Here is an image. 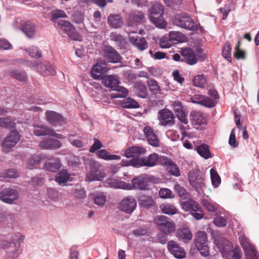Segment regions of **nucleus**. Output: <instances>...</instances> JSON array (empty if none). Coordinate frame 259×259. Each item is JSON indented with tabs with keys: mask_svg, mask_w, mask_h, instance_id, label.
<instances>
[{
	"mask_svg": "<svg viewBox=\"0 0 259 259\" xmlns=\"http://www.w3.org/2000/svg\"><path fill=\"white\" fill-rule=\"evenodd\" d=\"M24 239V236L17 234L14 235L13 241L4 240L2 242L1 246L5 250L8 259H15L21 253L20 245Z\"/></svg>",
	"mask_w": 259,
	"mask_h": 259,
	"instance_id": "f257e3e1",
	"label": "nucleus"
},
{
	"mask_svg": "<svg viewBox=\"0 0 259 259\" xmlns=\"http://www.w3.org/2000/svg\"><path fill=\"white\" fill-rule=\"evenodd\" d=\"M214 242L226 259H240L241 255L238 249L233 250L232 243L225 238L217 236Z\"/></svg>",
	"mask_w": 259,
	"mask_h": 259,
	"instance_id": "f03ea898",
	"label": "nucleus"
},
{
	"mask_svg": "<svg viewBox=\"0 0 259 259\" xmlns=\"http://www.w3.org/2000/svg\"><path fill=\"white\" fill-rule=\"evenodd\" d=\"M85 164L90 166V170L86 176V180L88 182L101 181L105 174L101 169V165L91 158H83Z\"/></svg>",
	"mask_w": 259,
	"mask_h": 259,
	"instance_id": "7ed1b4c3",
	"label": "nucleus"
},
{
	"mask_svg": "<svg viewBox=\"0 0 259 259\" xmlns=\"http://www.w3.org/2000/svg\"><path fill=\"white\" fill-rule=\"evenodd\" d=\"M164 8L158 3L153 4L149 10V19L159 28H164L166 27L167 23L163 18Z\"/></svg>",
	"mask_w": 259,
	"mask_h": 259,
	"instance_id": "20e7f679",
	"label": "nucleus"
},
{
	"mask_svg": "<svg viewBox=\"0 0 259 259\" xmlns=\"http://www.w3.org/2000/svg\"><path fill=\"white\" fill-rule=\"evenodd\" d=\"M181 205L183 210L189 211L191 214L197 220L203 218L204 213L199 204L189 197L181 201Z\"/></svg>",
	"mask_w": 259,
	"mask_h": 259,
	"instance_id": "39448f33",
	"label": "nucleus"
},
{
	"mask_svg": "<svg viewBox=\"0 0 259 259\" xmlns=\"http://www.w3.org/2000/svg\"><path fill=\"white\" fill-rule=\"evenodd\" d=\"M173 23L177 26L188 30L195 31L198 28L197 25L191 17L186 14L175 16L173 19Z\"/></svg>",
	"mask_w": 259,
	"mask_h": 259,
	"instance_id": "423d86ee",
	"label": "nucleus"
},
{
	"mask_svg": "<svg viewBox=\"0 0 259 259\" xmlns=\"http://www.w3.org/2000/svg\"><path fill=\"white\" fill-rule=\"evenodd\" d=\"M189 181L192 187L199 194L203 192L205 185L202 174L198 170H192L189 175Z\"/></svg>",
	"mask_w": 259,
	"mask_h": 259,
	"instance_id": "0eeeda50",
	"label": "nucleus"
},
{
	"mask_svg": "<svg viewBox=\"0 0 259 259\" xmlns=\"http://www.w3.org/2000/svg\"><path fill=\"white\" fill-rule=\"evenodd\" d=\"M154 222L158 229L166 235L171 233L175 230V224L165 216H157L154 219Z\"/></svg>",
	"mask_w": 259,
	"mask_h": 259,
	"instance_id": "6e6552de",
	"label": "nucleus"
},
{
	"mask_svg": "<svg viewBox=\"0 0 259 259\" xmlns=\"http://www.w3.org/2000/svg\"><path fill=\"white\" fill-rule=\"evenodd\" d=\"M196 247L200 253L204 256L209 254V249L207 245V234L204 231H199L195 235Z\"/></svg>",
	"mask_w": 259,
	"mask_h": 259,
	"instance_id": "1a4fd4ad",
	"label": "nucleus"
},
{
	"mask_svg": "<svg viewBox=\"0 0 259 259\" xmlns=\"http://www.w3.org/2000/svg\"><path fill=\"white\" fill-rule=\"evenodd\" d=\"M157 119L160 125L171 126L175 124V116L171 111L164 108L158 111Z\"/></svg>",
	"mask_w": 259,
	"mask_h": 259,
	"instance_id": "9d476101",
	"label": "nucleus"
},
{
	"mask_svg": "<svg viewBox=\"0 0 259 259\" xmlns=\"http://www.w3.org/2000/svg\"><path fill=\"white\" fill-rule=\"evenodd\" d=\"M137 207L136 199L131 196H128L123 199L118 204V207L121 210L127 213H130L134 211Z\"/></svg>",
	"mask_w": 259,
	"mask_h": 259,
	"instance_id": "9b49d317",
	"label": "nucleus"
},
{
	"mask_svg": "<svg viewBox=\"0 0 259 259\" xmlns=\"http://www.w3.org/2000/svg\"><path fill=\"white\" fill-rule=\"evenodd\" d=\"M20 139V135L16 131L12 132L4 140L2 147L5 152H9L17 143Z\"/></svg>",
	"mask_w": 259,
	"mask_h": 259,
	"instance_id": "f8f14e48",
	"label": "nucleus"
},
{
	"mask_svg": "<svg viewBox=\"0 0 259 259\" xmlns=\"http://www.w3.org/2000/svg\"><path fill=\"white\" fill-rule=\"evenodd\" d=\"M160 164L165 167L168 172L175 177L181 175L180 169L177 164L169 158L165 156H161Z\"/></svg>",
	"mask_w": 259,
	"mask_h": 259,
	"instance_id": "ddd939ff",
	"label": "nucleus"
},
{
	"mask_svg": "<svg viewBox=\"0 0 259 259\" xmlns=\"http://www.w3.org/2000/svg\"><path fill=\"white\" fill-rule=\"evenodd\" d=\"M102 55L109 63H116L121 60V57L117 52L110 46H105L102 50Z\"/></svg>",
	"mask_w": 259,
	"mask_h": 259,
	"instance_id": "4468645a",
	"label": "nucleus"
},
{
	"mask_svg": "<svg viewBox=\"0 0 259 259\" xmlns=\"http://www.w3.org/2000/svg\"><path fill=\"white\" fill-rule=\"evenodd\" d=\"M150 181L149 176L141 175L134 179L132 181V189L146 190L148 188V183Z\"/></svg>",
	"mask_w": 259,
	"mask_h": 259,
	"instance_id": "2eb2a0df",
	"label": "nucleus"
},
{
	"mask_svg": "<svg viewBox=\"0 0 259 259\" xmlns=\"http://www.w3.org/2000/svg\"><path fill=\"white\" fill-rule=\"evenodd\" d=\"M33 133L34 134L37 136L50 135L58 139H62L64 138V137L62 135L56 133L52 129L48 128L42 125H34Z\"/></svg>",
	"mask_w": 259,
	"mask_h": 259,
	"instance_id": "dca6fc26",
	"label": "nucleus"
},
{
	"mask_svg": "<svg viewBox=\"0 0 259 259\" xmlns=\"http://www.w3.org/2000/svg\"><path fill=\"white\" fill-rule=\"evenodd\" d=\"M18 197V194L17 191L12 188H6L0 193L1 200L7 203H12L14 201L17 199Z\"/></svg>",
	"mask_w": 259,
	"mask_h": 259,
	"instance_id": "f3484780",
	"label": "nucleus"
},
{
	"mask_svg": "<svg viewBox=\"0 0 259 259\" xmlns=\"http://www.w3.org/2000/svg\"><path fill=\"white\" fill-rule=\"evenodd\" d=\"M167 249L174 256L178 258H183L186 256V251L175 241H170L167 243Z\"/></svg>",
	"mask_w": 259,
	"mask_h": 259,
	"instance_id": "a211bd4d",
	"label": "nucleus"
},
{
	"mask_svg": "<svg viewBox=\"0 0 259 259\" xmlns=\"http://www.w3.org/2000/svg\"><path fill=\"white\" fill-rule=\"evenodd\" d=\"M135 34L136 33L134 32L129 33L128 37L130 42L140 51H142L145 50L148 47L145 38L137 35L134 36Z\"/></svg>",
	"mask_w": 259,
	"mask_h": 259,
	"instance_id": "6ab92c4d",
	"label": "nucleus"
},
{
	"mask_svg": "<svg viewBox=\"0 0 259 259\" xmlns=\"http://www.w3.org/2000/svg\"><path fill=\"white\" fill-rule=\"evenodd\" d=\"M144 135L150 145L153 147L160 146V141L152 127L146 126L143 130Z\"/></svg>",
	"mask_w": 259,
	"mask_h": 259,
	"instance_id": "aec40b11",
	"label": "nucleus"
},
{
	"mask_svg": "<svg viewBox=\"0 0 259 259\" xmlns=\"http://www.w3.org/2000/svg\"><path fill=\"white\" fill-rule=\"evenodd\" d=\"M107 70L108 68L106 67L105 62L99 61L93 66L91 73L94 79H99Z\"/></svg>",
	"mask_w": 259,
	"mask_h": 259,
	"instance_id": "412c9836",
	"label": "nucleus"
},
{
	"mask_svg": "<svg viewBox=\"0 0 259 259\" xmlns=\"http://www.w3.org/2000/svg\"><path fill=\"white\" fill-rule=\"evenodd\" d=\"M39 147L42 149H56L62 147V143L54 139H46L39 143Z\"/></svg>",
	"mask_w": 259,
	"mask_h": 259,
	"instance_id": "4be33fe9",
	"label": "nucleus"
},
{
	"mask_svg": "<svg viewBox=\"0 0 259 259\" xmlns=\"http://www.w3.org/2000/svg\"><path fill=\"white\" fill-rule=\"evenodd\" d=\"M145 20V16L142 12L133 11L130 14L128 24L129 26L136 25Z\"/></svg>",
	"mask_w": 259,
	"mask_h": 259,
	"instance_id": "5701e85b",
	"label": "nucleus"
},
{
	"mask_svg": "<svg viewBox=\"0 0 259 259\" xmlns=\"http://www.w3.org/2000/svg\"><path fill=\"white\" fill-rule=\"evenodd\" d=\"M20 29L29 38L31 39L34 37L36 33V26L30 22H26L23 24Z\"/></svg>",
	"mask_w": 259,
	"mask_h": 259,
	"instance_id": "b1692460",
	"label": "nucleus"
},
{
	"mask_svg": "<svg viewBox=\"0 0 259 259\" xmlns=\"http://www.w3.org/2000/svg\"><path fill=\"white\" fill-rule=\"evenodd\" d=\"M60 167V159L54 157L47 159L45 163V168L50 171H57Z\"/></svg>",
	"mask_w": 259,
	"mask_h": 259,
	"instance_id": "393cba45",
	"label": "nucleus"
},
{
	"mask_svg": "<svg viewBox=\"0 0 259 259\" xmlns=\"http://www.w3.org/2000/svg\"><path fill=\"white\" fill-rule=\"evenodd\" d=\"M181 52L187 64L192 65L197 63V58L191 49L189 48H183L181 50Z\"/></svg>",
	"mask_w": 259,
	"mask_h": 259,
	"instance_id": "a878e982",
	"label": "nucleus"
},
{
	"mask_svg": "<svg viewBox=\"0 0 259 259\" xmlns=\"http://www.w3.org/2000/svg\"><path fill=\"white\" fill-rule=\"evenodd\" d=\"M102 83L106 87L114 90L115 88L119 84V81L116 75H110L105 76L102 78Z\"/></svg>",
	"mask_w": 259,
	"mask_h": 259,
	"instance_id": "bb28decb",
	"label": "nucleus"
},
{
	"mask_svg": "<svg viewBox=\"0 0 259 259\" xmlns=\"http://www.w3.org/2000/svg\"><path fill=\"white\" fill-rule=\"evenodd\" d=\"M46 115L47 121L53 125L56 124L57 123L61 124L65 122L62 115L55 111H47L46 112Z\"/></svg>",
	"mask_w": 259,
	"mask_h": 259,
	"instance_id": "cd10ccee",
	"label": "nucleus"
},
{
	"mask_svg": "<svg viewBox=\"0 0 259 259\" xmlns=\"http://www.w3.org/2000/svg\"><path fill=\"white\" fill-rule=\"evenodd\" d=\"M146 151V149L142 147L132 146L125 151L124 156L127 158L136 157L145 154Z\"/></svg>",
	"mask_w": 259,
	"mask_h": 259,
	"instance_id": "c85d7f7f",
	"label": "nucleus"
},
{
	"mask_svg": "<svg viewBox=\"0 0 259 259\" xmlns=\"http://www.w3.org/2000/svg\"><path fill=\"white\" fill-rule=\"evenodd\" d=\"M177 237L179 240L187 242L192 239V234L189 229L183 228L177 230Z\"/></svg>",
	"mask_w": 259,
	"mask_h": 259,
	"instance_id": "c756f323",
	"label": "nucleus"
},
{
	"mask_svg": "<svg viewBox=\"0 0 259 259\" xmlns=\"http://www.w3.org/2000/svg\"><path fill=\"white\" fill-rule=\"evenodd\" d=\"M239 241L245 253H253L255 248L250 244L249 240L244 235H241L239 237Z\"/></svg>",
	"mask_w": 259,
	"mask_h": 259,
	"instance_id": "7c9ffc66",
	"label": "nucleus"
},
{
	"mask_svg": "<svg viewBox=\"0 0 259 259\" xmlns=\"http://www.w3.org/2000/svg\"><path fill=\"white\" fill-rule=\"evenodd\" d=\"M134 92L137 96L141 98H145L148 95L146 86L141 82H138L135 84Z\"/></svg>",
	"mask_w": 259,
	"mask_h": 259,
	"instance_id": "2f4dec72",
	"label": "nucleus"
},
{
	"mask_svg": "<svg viewBox=\"0 0 259 259\" xmlns=\"http://www.w3.org/2000/svg\"><path fill=\"white\" fill-rule=\"evenodd\" d=\"M145 165L147 167H152L160 163V157L156 153L151 154L147 157H144Z\"/></svg>",
	"mask_w": 259,
	"mask_h": 259,
	"instance_id": "473e14b6",
	"label": "nucleus"
},
{
	"mask_svg": "<svg viewBox=\"0 0 259 259\" xmlns=\"http://www.w3.org/2000/svg\"><path fill=\"white\" fill-rule=\"evenodd\" d=\"M37 71L44 75H55V70L50 65H46L42 63H39L38 67H37Z\"/></svg>",
	"mask_w": 259,
	"mask_h": 259,
	"instance_id": "72a5a7b5",
	"label": "nucleus"
},
{
	"mask_svg": "<svg viewBox=\"0 0 259 259\" xmlns=\"http://www.w3.org/2000/svg\"><path fill=\"white\" fill-rule=\"evenodd\" d=\"M191 120L194 125H200L205 123V120L200 112L193 111L190 113Z\"/></svg>",
	"mask_w": 259,
	"mask_h": 259,
	"instance_id": "f704fd0d",
	"label": "nucleus"
},
{
	"mask_svg": "<svg viewBox=\"0 0 259 259\" xmlns=\"http://www.w3.org/2000/svg\"><path fill=\"white\" fill-rule=\"evenodd\" d=\"M159 207L162 213L167 215H174L178 213V209L174 204L170 203H163Z\"/></svg>",
	"mask_w": 259,
	"mask_h": 259,
	"instance_id": "c9c22d12",
	"label": "nucleus"
},
{
	"mask_svg": "<svg viewBox=\"0 0 259 259\" xmlns=\"http://www.w3.org/2000/svg\"><path fill=\"white\" fill-rule=\"evenodd\" d=\"M108 23L112 27L117 28L121 26L122 21L120 15L112 14L108 17Z\"/></svg>",
	"mask_w": 259,
	"mask_h": 259,
	"instance_id": "e433bc0d",
	"label": "nucleus"
},
{
	"mask_svg": "<svg viewBox=\"0 0 259 259\" xmlns=\"http://www.w3.org/2000/svg\"><path fill=\"white\" fill-rule=\"evenodd\" d=\"M97 155L100 158L106 160H119V156L115 154H110V153L105 149H101L96 152Z\"/></svg>",
	"mask_w": 259,
	"mask_h": 259,
	"instance_id": "4c0bfd02",
	"label": "nucleus"
},
{
	"mask_svg": "<svg viewBox=\"0 0 259 259\" xmlns=\"http://www.w3.org/2000/svg\"><path fill=\"white\" fill-rule=\"evenodd\" d=\"M55 180L59 184H64L69 181H71L70 175L66 170H61L58 173L56 176Z\"/></svg>",
	"mask_w": 259,
	"mask_h": 259,
	"instance_id": "58836bf2",
	"label": "nucleus"
},
{
	"mask_svg": "<svg viewBox=\"0 0 259 259\" xmlns=\"http://www.w3.org/2000/svg\"><path fill=\"white\" fill-rule=\"evenodd\" d=\"M215 218L213 220V223L219 227H225L227 224V220L224 214L220 211L217 212Z\"/></svg>",
	"mask_w": 259,
	"mask_h": 259,
	"instance_id": "ea45409f",
	"label": "nucleus"
},
{
	"mask_svg": "<svg viewBox=\"0 0 259 259\" xmlns=\"http://www.w3.org/2000/svg\"><path fill=\"white\" fill-rule=\"evenodd\" d=\"M121 105L125 108H137L139 107L138 103L130 97L124 99L121 102Z\"/></svg>",
	"mask_w": 259,
	"mask_h": 259,
	"instance_id": "a19ab883",
	"label": "nucleus"
},
{
	"mask_svg": "<svg viewBox=\"0 0 259 259\" xmlns=\"http://www.w3.org/2000/svg\"><path fill=\"white\" fill-rule=\"evenodd\" d=\"M197 150L198 154L205 159H207L211 157L209 148L205 144H201L198 146L197 148Z\"/></svg>",
	"mask_w": 259,
	"mask_h": 259,
	"instance_id": "79ce46f5",
	"label": "nucleus"
},
{
	"mask_svg": "<svg viewBox=\"0 0 259 259\" xmlns=\"http://www.w3.org/2000/svg\"><path fill=\"white\" fill-rule=\"evenodd\" d=\"M155 202L151 196L143 195L140 197L139 204L143 207L148 208L154 205Z\"/></svg>",
	"mask_w": 259,
	"mask_h": 259,
	"instance_id": "37998d69",
	"label": "nucleus"
},
{
	"mask_svg": "<svg viewBox=\"0 0 259 259\" xmlns=\"http://www.w3.org/2000/svg\"><path fill=\"white\" fill-rule=\"evenodd\" d=\"M174 189L183 200L190 197V195L187 190L179 184L177 183L175 185Z\"/></svg>",
	"mask_w": 259,
	"mask_h": 259,
	"instance_id": "c03bdc74",
	"label": "nucleus"
},
{
	"mask_svg": "<svg viewBox=\"0 0 259 259\" xmlns=\"http://www.w3.org/2000/svg\"><path fill=\"white\" fill-rule=\"evenodd\" d=\"M193 82L194 86L204 88L206 84V79L203 74H199L194 76Z\"/></svg>",
	"mask_w": 259,
	"mask_h": 259,
	"instance_id": "a18cd8bd",
	"label": "nucleus"
},
{
	"mask_svg": "<svg viewBox=\"0 0 259 259\" xmlns=\"http://www.w3.org/2000/svg\"><path fill=\"white\" fill-rule=\"evenodd\" d=\"M201 204L209 212L217 213V212H219L218 211V205L212 203L207 200H202Z\"/></svg>",
	"mask_w": 259,
	"mask_h": 259,
	"instance_id": "49530a36",
	"label": "nucleus"
},
{
	"mask_svg": "<svg viewBox=\"0 0 259 259\" xmlns=\"http://www.w3.org/2000/svg\"><path fill=\"white\" fill-rule=\"evenodd\" d=\"M58 25L60 27V28L67 34L69 32L71 31L74 28L73 25L67 21L65 20H60L58 22Z\"/></svg>",
	"mask_w": 259,
	"mask_h": 259,
	"instance_id": "de8ad7c7",
	"label": "nucleus"
},
{
	"mask_svg": "<svg viewBox=\"0 0 259 259\" xmlns=\"http://www.w3.org/2000/svg\"><path fill=\"white\" fill-rule=\"evenodd\" d=\"M10 75L12 77L20 81H25L27 79V75L24 72L13 70Z\"/></svg>",
	"mask_w": 259,
	"mask_h": 259,
	"instance_id": "09e8293b",
	"label": "nucleus"
},
{
	"mask_svg": "<svg viewBox=\"0 0 259 259\" xmlns=\"http://www.w3.org/2000/svg\"><path fill=\"white\" fill-rule=\"evenodd\" d=\"M159 196L163 199H172L175 197L174 194L172 191L167 188H161L159 191Z\"/></svg>",
	"mask_w": 259,
	"mask_h": 259,
	"instance_id": "8fccbe9b",
	"label": "nucleus"
},
{
	"mask_svg": "<svg viewBox=\"0 0 259 259\" xmlns=\"http://www.w3.org/2000/svg\"><path fill=\"white\" fill-rule=\"evenodd\" d=\"M15 126V122L9 117H0V126L12 128Z\"/></svg>",
	"mask_w": 259,
	"mask_h": 259,
	"instance_id": "3c124183",
	"label": "nucleus"
},
{
	"mask_svg": "<svg viewBox=\"0 0 259 259\" xmlns=\"http://www.w3.org/2000/svg\"><path fill=\"white\" fill-rule=\"evenodd\" d=\"M210 177L212 185L215 187H218L221 183V178L218 175L217 171L213 168L210 170Z\"/></svg>",
	"mask_w": 259,
	"mask_h": 259,
	"instance_id": "603ef678",
	"label": "nucleus"
},
{
	"mask_svg": "<svg viewBox=\"0 0 259 259\" xmlns=\"http://www.w3.org/2000/svg\"><path fill=\"white\" fill-rule=\"evenodd\" d=\"M231 50L230 44L228 42H226L224 46L222 55L229 62L231 61Z\"/></svg>",
	"mask_w": 259,
	"mask_h": 259,
	"instance_id": "864d4df0",
	"label": "nucleus"
},
{
	"mask_svg": "<svg viewBox=\"0 0 259 259\" xmlns=\"http://www.w3.org/2000/svg\"><path fill=\"white\" fill-rule=\"evenodd\" d=\"M184 37V34L180 31H170L169 33V38L171 40L181 41Z\"/></svg>",
	"mask_w": 259,
	"mask_h": 259,
	"instance_id": "5fc2aeb1",
	"label": "nucleus"
},
{
	"mask_svg": "<svg viewBox=\"0 0 259 259\" xmlns=\"http://www.w3.org/2000/svg\"><path fill=\"white\" fill-rule=\"evenodd\" d=\"M115 88L114 90L117 91V93L113 95V98H123L127 95L128 91L126 88L118 85Z\"/></svg>",
	"mask_w": 259,
	"mask_h": 259,
	"instance_id": "6e6d98bb",
	"label": "nucleus"
},
{
	"mask_svg": "<svg viewBox=\"0 0 259 259\" xmlns=\"http://www.w3.org/2000/svg\"><path fill=\"white\" fill-rule=\"evenodd\" d=\"M83 14L79 11L75 12L72 15L71 18L72 22L78 24H83Z\"/></svg>",
	"mask_w": 259,
	"mask_h": 259,
	"instance_id": "4d7b16f0",
	"label": "nucleus"
},
{
	"mask_svg": "<svg viewBox=\"0 0 259 259\" xmlns=\"http://www.w3.org/2000/svg\"><path fill=\"white\" fill-rule=\"evenodd\" d=\"M94 200L96 204L102 206L106 201V198L102 193H97L94 195Z\"/></svg>",
	"mask_w": 259,
	"mask_h": 259,
	"instance_id": "13d9d810",
	"label": "nucleus"
},
{
	"mask_svg": "<svg viewBox=\"0 0 259 259\" xmlns=\"http://www.w3.org/2000/svg\"><path fill=\"white\" fill-rule=\"evenodd\" d=\"M148 85L151 92L154 94L160 93V88L157 82L154 79H150L147 82Z\"/></svg>",
	"mask_w": 259,
	"mask_h": 259,
	"instance_id": "bf43d9fd",
	"label": "nucleus"
},
{
	"mask_svg": "<svg viewBox=\"0 0 259 259\" xmlns=\"http://www.w3.org/2000/svg\"><path fill=\"white\" fill-rule=\"evenodd\" d=\"M131 166L135 167L145 166V158L143 157H137L131 160Z\"/></svg>",
	"mask_w": 259,
	"mask_h": 259,
	"instance_id": "052dcab7",
	"label": "nucleus"
},
{
	"mask_svg": "<svg viewBox=\"0 0 259 259\" xmlns=\"http://www.w3.org/2000/svg\"><path fill=\"white\" fill-rule=\"evenodd\" d=\"M25 51L33 58H38L41 56V53L36 47H31L29 49H26Z\"/></svg>",
	"mask_w": 259,
	"mask_h": 259,
	"instance_id": "680f3d73",
	"label": "nucleus"
},
{
	"mask_svg": "<svg viewBox=\"0 0 259 259\" xmlns=\"http://www.w3.org/2000/svg\"><path fill=\"white\" fill-rule=\"evenodd\" d=\"M40 161V157L39 155H33L28 160L27 167L28 169H32L33 167L38 164Z\"/></svg>",
	"mask_w": 259,
	"mask_h": 259,
	"instance_id": "e2e57ef3",
	"label": "nucleus"
},
{
	"mask_svg": "<svg viewBox=\"0 0 259 259\" xmlns=\"http://www.w3.org/2000/svg\"><path fill=\"white\" fill-rule=\"evenodd\" d=\"M68 163L72 166H77L80 164V160L78 156L72 155L67 158Z\"/></svg>",
	"mask_w": 259,
	"mask_h": 259,
	"instance_id": "0e129e2a",
	"label": "nucleus"
},
{
	"mask_svg": "<svg viewBox=\"0 0 259 259\" xmlns=\"http://www.w3.org/2000/svg\"><path fill=\"white\" fill-rule=\"evenodd\" d=\"M72 137L73 136L70 135L68 137V141L74 147L78 148H82L83 146V142L79 139H73Z\"/></svg>",
	"mask_w": 259,
	"mask_h": 259,
	"instance_id": "69168bd1",
	"label": "nucleus"
},
{
	"mask_svg": "<svg viewBox=\"0 0 259 259\" xmlns=\"http://www.w3.org/2000/svg\"><path fill=\"white\" fill-rule=\"evenodd\" d=\"M52 18L53 19H56L59 18H66L67 15L64 11L61 10H56L51 13Z\"/></svg>",
	"mask_w": 259,
	"mask_h": 259,
	"instance_id": "338daca9",
	"label": "nucleus"
},
{
	"mask_svg": "<svg viewBox=\"0 0 259 259\" xmlns=\"http://www.w3.org/2000/svg\"><path fill=\"white\" fill-rule=\"evenodd\" d=\"M201 105L207 107L212 108L215 106V102L213 99L204 96V99H202Z\"/></svg>",
	"mask_w": 259,
	"mask_h": 259,
	"instance_id": "774afa93",
	"label": "nucleus"
}]
</instances>
